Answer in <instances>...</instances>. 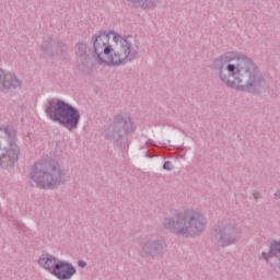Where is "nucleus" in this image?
<instances>
[{
    "label": "nucleus",
    "mask_w": 280,
    "mask_h": 280,
    "mask_svg": "<svg viewBox=\"0 0 280 280\" xmlns=\"http://www.w3.org/2000/svg\"><path fill=\"white\" fill-rule=\"evenodd\" d=\"M80 268H84L86 266V262L84 260L79 261Z\"/></svg>",
    "instance_id": "nucleus-14"
},
{
    "label": "nucleus",
    "mask_w": 280,
    "mask_h": 280,
    "mask_svg": "<svg viewBox=\"0 0 280 280\" xmlns=\"http://www.w3.org/2000/svg\"><path fill=\"white\" fill-rule=\"evenodd\" d=\"M16 89V86H21V82L16 80V78L3 73V70H0V89L4 91V89Z\"/></svg>",
    "instance_id": "nucleus-7"
},
{
    "label": "nucleus",
    "mask_w": 280,
    "mask_h": 280,
    "mask_svg": "<svg viewBox=\"0 0 280 280\" xmlns=\"http://www.w3.org/2000/svg\"><path fill=\"white\" fill-rule=\"evenodd\" d=\"M51 275L60 280H69L75 275V268L69 262H57L51 271Z\"/></svg>",
    "instance_id": "nucleus-6"
},
{
    "label": "nucleus",
    "mask_w": 280,
    "mask_h": 280,
    "mask_svg": "<svg viewBox=\"0 0 280 280\" xmlns=\"http://www.w3.org/2000/svg\"><path fill=\"white\" fill-rule=\"evenodd\" d=\"M163 168L170 172L174 170V165L172 164V162H165Z\"/></svg>",
    "instance_id": "nucleus-13"
},
{
    "label": "nucleus",
    "mask_w": 280,
    "mask_h": 280,
    "mask_svg": "<svg viewBox=\"0 0 280 280\" xmlns=\"http://www.w3.org/2000/svg\"><path fill=\"white\" fill-rule=\"evenodd\" d=\"M94 54L98 65L119 67V65L132 60L137 56V49L132 47L128 38L110 31L101 33L95 37Z\"/></svg>",
    "instance_id": "nucleus-1"
},
{
    "label": "nucleus",
    "mask_w": 280,
    "mask_h": 280,
    "mask_svg": "<svg viewBox=\"0 0 280 280\" xmlns=\"http://www.w3.org/2000/svg\"><path fill=\"white\" fill-rule=\"evenodd\" d=\"M276 253H280V242H273L270 248V255H275Z\"/></svg>",
    "instance_id": "nucleus-11"
},
{
    "label": "nucleus",
    "mask_w": 280,
    "mask_h": 280,
    "mask_svg": "<svg viewBox=\"0 0 280 280\" xmlns=\"http://www.w3.org/2000/svg\"><path fill=\"white\" fill-rule=\"evenodd\" d=\"M30 178L42 189H56L62 183V171L57 162L39 163L32 168Z\"/></svg>",
    "instance_id": "nucleus-3"
},
{
    "label": "nucleus",
    "mask_w": 280,
    "mask_h": 280,
    "mask_svg": "<svg viewBox=\"0 0 280 280\" xmlns=\"http://www.w3.org/2000/svg\"><path fill=\"white\" fill-rule=\"evenodd\" d=\"M50 119L65 124L67 128H75L80 121V114L75 108L61 101H52L47 109Z\"/></svg>",
    "instance_id": "nucleus-4"
},
{
    "label": "nucleus",
    "mask_w": 280,
    "mask_h": 280,
    "mask_svg": "<svg viewBox=\"0 0 280 280\" xmlns=\"http://www.w3.org/2000/svg\"><path fill=\"white\" fill-rule=\"evenodd\" d=\"M132 3H139L143 10H152L156 0H130Z\"/></svg>",
    "instance_id": "nucleus-10"
},
{
    "label": "nucleus",
    "mask_w": 280,
    "mask_h": 280,
    "mask_svg": "<svg viewBox=\"0 0 280 280\" xmlns=\"http://www.w3.org/2000/svg\"><path fill=\"white\" fill-rule=\"evenodd\" d=\"M276 198H280V192H277V194H276Z\"/></svg>",
    "instance_id": "nucleus-15"
},
{
    "label": "nucleus",
    "mask_w": 280,
    "mask_h": 280,
    "mask_svg": "<svg viewBox=\"0 0 280 280\" xmlns=\"http://www.w3.org/2000/svg\"><path fill=\"white\" fill-rule=\"evenodd\" d=\"M215 242L218 246H229V244H233V237L231 236V233H222L215 235Z\"/></svg>",
    "instance_id": "nucleus-9"
},
{
    "label": "nucleus",
    "mask_w": 280,
    "mask_h": 280,
    "mask_svg": "<svg viewBox=\"0 0 280 280\" xmlns=\"http://www.w3.org/2000/svg\"><path fill=\"white\" fill-rule=\"evenodd\" d=\"M175 229L178 230V233L182 235H198L200 231L205 229V223L200 220V217H191L186 214L178 219L175 223Z\"/></svg>",
    "instance_id": "nucleus-5"
},
{
    "label": "nucleus",
    "mask_w": 280,
    "mask_h": 280,
    "mask_svg": "<svg viewBox=\"0 0 280 280\" xmlns=\"http://www.w3.org/2000/svg\"><path fill=\"white\" fill-rule=\"evenodd\" d=\"M225 68L220 69V78L232 89H248L257 83V67L248 58L233 55Z\"/></svg>",
    "instance_id": "nucleus-2"
},
{
    "label": "nucleus",
    "mask_w": 280,
    "mask_h": 280,
    "mask_svg": "<svg viewBox=\"0 0 280 280\" xmlns=\"http://www.w3.org/2000/svg\"><path fill=\"white\" fill-rule=\"evenodd\" d=\"M84 51H86V44H79L77 46V54L79 56H82V54H84Z\"/></svg>",
    "instance_id": "nucleus-12"
},
{
    "label": "nucleus",
    "mask_w": 280,
    "mask_h": 280,
    "mask_svg": "<svg viewBox=\"0 0 280 280\" xmlns=\"http://www.w3.org/2000/svg\"><path fill=\"white\" fill-rule=\"evenodd\" d=\"M38 264L44 270H48V272H52L54 268H56V257L44 254L40 256Z\"/></svg>",
    "instance_id": "nucleus-8"
}]
</instances>
